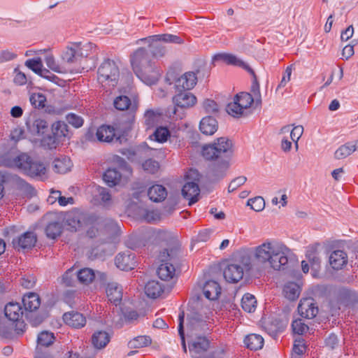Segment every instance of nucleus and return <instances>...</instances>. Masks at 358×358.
I'll use <instances>...</instances> for the list:
<instances>
[{
	"label": "nucleus",
	"mask_w": 358,
	"mask_h": 358,
	"mask_svg": "<svg viewBox=\"0 0 358 358\" xmlns=\"http://www.w3.org/2000/svg\"><path fill=\"white\" fill-rule=\"evenodd\" d=\"M292 327L294 333L302 335L308 330V327L304 324L301 319L292 322Z\"/></svg>",
	"instance_id": "nucleus-56"
},
{
	"label": "nucleus",
	"mask_w": 358,
	"mask_h": 358,
	"mask_svg": "<svg viewBox=\"0 0 358 358\" xmlns=\"http://www.w3.org/2000/svg\"><path fill=\"white\" fill-rule=\"evenodd\" d=\"M187 181L182 189V194L189 200V205H192L199 200L200 189L198 181L199 173L195 169H190L186 175Z\"/></svg>",
	"instance_id": "nucleus-9"
},
{
	"label": "nucleus",
	"mask_w": 358,
	"mask_h": 358,
	"mask_svg": "<svg viewBox=\"0 0 358 358\" xmlns=\"http://www.w3.org/2000/svg\"><path fill=\"white\" fill-rule=\"evenodd\" d=\"M217 128V121L212 116L203 117L200 122L199 129L206 135H213Z\"/></svg>",
	"instance_id": "nucleus-26"
},
{
	"label": "nucleus",
	"mask_w": 358,
	"mask_h": 358,
	"mask_svg": "<svg viewBox=\"0 0 358 358\" xmlns=\"http://www.w3.org/2000/svg\"><path fill=\"white\" fill-rule=\"evenodd\" d=\"M145 294L152 299H156L164 292L163 286L156 280H151L145 285Z\"/></svg>",
	"instance_id": "nucleus-33"
},
{
	"label": "nucleus",
	"mask_w": 358,
	"mask_h": 358,
	"mask_svg": "<svg viewBox=\"0 0 358 358\" xmlns=\"http://www.w3.org/2000/svg\"><path fill=\"white\" fill-rule=\"evenodd\" d=\"M184 318H185V314L184 312H182L180 313L178 317L179 320V324H178V334L181 338V343L182 346V350L184 352H187V347L185 343V332H184V327H183V322H184Z\"/></svg>",
	"instance_id": "nucleus-58"
},
{
	"label": "nucleus",
	"mask_w": 358,
	"mask_h": 358,
	"mask_svg": "<svg viewBox=\"0 0 358 358\" xmlns=\"http://www.w3.org/2000/svg\"><path fill=\"white\" fill-rule=\"evenodd\" d=\"M66 224L71 230L77 231L81 227L80 215L76 213H68L65 217Z\"/></svg>",
	"instance_id": "nucleus-49"
},
{
	"label": "nucleus",
	"mask_w": 358,
	"mask_h": 358,
	"mask_svg": "<svg viewBox=\"0 0 358 358\" xmlns=\"http://www.w3.org/2000/svg\"><path fill=\"white\" fill-rule=\"evenodd\" d=\"M52 133L53 136L48 137V144L51 147H55V144L61 141V138L69 136V127L64 122H56L52 125Z\"/></svg>",
	"instance_id": "nucleus-16"
},
{
	"label": "nucleus",
	"mask_w": 358,
	"mask_h": 358,
	"mask_svg": "<svg viewBox=\"0 0 358 358\" xmlns=\"http://www.w3.org/2000/svg\"><path fill=\"white\" fill-rule=\"evenodd\" d=\"M78 45V55L80 57H87L93 49L96 48V45L92 43H75Z\"/></svg>",
	"instance_id": "nucleus-54"
},
{
	"label": "nucleus",
	"mask_w": 358,
	"mask_h": 358,
	"mask_svg": "<svg viewBox=\"0 0 358 358\" xmlns=\"http://www.w3.org/2000/svg\"><path fill=\"white\" fill-rule=\"evenodd\" d=\"M73 268L68 269L62 275V282L67 287L73 286V278L76 276V273H73Z\"/></svg>",
	"instance_id": "nucleus-62"
},
{
	"label": "nucleus",
	"mask_w": 358,
	"mask_h": 358,
	"mask_svg": "<svg viewBox=\"0 0 358 358\" xmlns=\"http://www.w3.org/2000/svg\"><path fill=\"white\" fill-rule=\"evenodd\" d=\"M70 160L67 158L56 159L53 162V169L56 173H65L70 170Z\"/></svg>",
	"instance_id": "nucleus-48"
},
{
	"label": "nucleus",
	"mask_w": 358,
	"mask_h": 358,
	"mask_svg": "<svg viewBox=\"0 0 358 358\" xmlns=\"http://www.w3.org/2000/svg\"><path fill=\"white\" fill-rule=\"evenodd\" d=\"M78 48L79 46L76 45V43H72L70 46L66 47L62 55V59L67 63L76 62L80 58Z\"/></svg>",
	"instance_id": "nucleus-37"
},
{
	"label": "nucleus",
	"mask_w": 358,
	"mask_h": 358,
	"mask_svg": "<svg viewBox=\"0 0 358 358\" xmlns=\"http://www.w3.org/2000/svg\"><path fill=\"white\" fill-rule=\"evenodd\" d=\"M6 316L12 321H18L23 315L22 307L18 303L10 302L4 308Z\"/></svg>",
	"instance_id": "nucleus-28"
},
{
	"label": "nucleus",
	"mask_w": 358,
	"mask_h": 358,
	"mask_svg": "<svg viewBox=\"0 0 358 358\" xmlns=\"http://www.w3.org/2000/svg\"><path fill=\"white\" fill-rule=\"evenodd\" d=\"M62 231V225L59 222H52L45 228L46 236L52 239L60 236Z\"/></svg>",
	"instance_id": "nucleus-44"
},
{
	"label": "nucleus",
	"mask_w": 358,
	"mask_h": 358,
	"mask_svg": "<svg viewBox=\"0 0 358 358\" xmlns=\"http://www.w3.org/2000/svg\"><path fill=\"white\" fill-rule=\"evenodd\" d=\"M298 311L301 317L312 319L317 315L319 310L313 298H305L300 301Z\"/></svg>",
	"instance_id": "nucleus-14"
},
{
	"label": "nucleus",
	"mask_w": 358,
	"mask_h": 358,
	"mask_svg": "<svg viewBox=\"0 0 358 358\" xmlns=\"http://www.w3.org/2000/svg\"><path fill=\"white\" fill-rule=\"evenodd\" d=\"M98 80L103 87H114L119 80L120 71L115 62L106 59L98 69Z\"/></svg>",
	"instance_id": "nucleus-6"
},
{
	"label": "nucleus",
	"mask_w": 358,
	"mask_h": 358,
	"mask_svg": "<svg viewBox=\"0 0 358 358\" xmlns=\"http://www.w3.org/2000/svg\"><path fill=\"white\" fill-rule=\"evenodd\" d=\"M280 243L274 241H267L255 248L254 257L259 263L272 262L275 252H277V248Z\"/></svg>",
	"instance_id": "nucleus-11"
},
{
	"label": "nucleus",
	"mask_w": 358,
	"mask_h": 358,
	"mask_svg": "<svg viewBox=\"0 0 358 358\" xmlns=\"http://www.w3.org/2000/svg\"><path fill=\"white\" fill-rule=\"evenodd\" d=\"M251 268L250 258L248 255H241L238 259L228 264L224 268L223 275L229 282L235 283L241 280L244 272Z\"/></svg>",
	"instance_id": "nucleus-4"
},
{
	"label": "nucleus",
	"mask_w": 358,
	"mask_h": 358,
	"mask_svg": "<svg viewBox=\"0 0 358 358\" xmlns=\"http://www.w3.org/2000/svg\"><path fill=\"white\" fill-rule=\"evenodd\" d=\"M55 339L52 333L48 331L41 332L38 336V350H41V347H48L53 343Z\"/></svg>",
	"instance_id": "nucleus-47"
},
{
	"label": "nucleus",
	"mask_w": 358,
	"mask_h": 358,
	"mask_svg": "<svg viewBox=\"0 0 358 358\" xmlns=\"http://www.w3.org/2000/svg\"><path fill=\"white\" fill-rule=\"evenodd\" d=\"M203 293L209 300H215L221 294V287L215 280H208L203 285Z\"/></svg>",
	"instance_id": "nucleus-23"
},
{
	"label": "nucleus",
	"mask_w": 358,
	"mask_h": 358,
	"mask_svg": "<svg viewBox=\"0 0 358 358\" xmlns=\"http://www.w3.org/2000/svg\"><path fill=\"white\" fill-rule=\"evenodd\" d=\"M300 292V287L295 282H288L283 288L284 296L290 301L298 299Z\"/></svg>",
	"instance_id": "nucleus-38"
},
{
	"label": "nucleus",
	"mask_w": 358,
	"mask_h": 358,
	"mask_svg": "<svg viewBox=\"0 0 358 358\" xmlns=\"http://www.w3.org/2000/svg\"><path fill=\"white\" fill-rule=\"evenodd\" d=\"M253 103L254 99L250 93L241 92L235 96L233 102L227 105V112L234 117L245 116L248 114L246 110Z\"/></svg>",
	"instance_id": "nucleus-7"
},
{
	"label": "nucleus",
	"mask_w": 358,
	"mask_h": 358,
	"mask_svg": "<svg viewBox=\"0 0 358 358\" xmlns=\"http://www.w3.org/2000/svg\"><path fill=\"white\" fill-rule=\"evenodd\" d=\"M233 153L232 141L227 137L218 138L213 143L202 148V155L206 160L217 162L212 169L213 176L217 179L225 175Z\"/></svg>",
	"instance_id": "nucleus-1"
},
{
	"label": "nucleus",
	"mask_w": 358,
	"mask_h": 358,
	"mask_svg": "<svg viewBox=\"0 0 358 358\" xmlns=\"http://www.w3.org/2000/svg\"><path fill=\"white\" fill-rule=\"evenodd\" d=\"M45 63L51 70L57 73H64L62 68L59 66L55 62V58L52 56H48L45 57Z\"/></svg>",
	"instance_id": "nucleus-64"
},
{
	"label": "nucleus",
	"mask_w": 358,
	"mask_h": 358,
	"mask_svg": "<svg viewBox=\"0 0 358 358\" xmlns=\"http://www.w3.org/2000/svg\"><path fill=\"white\" fill-rule=\"evenodd\" d=\"M257 301L255 296L250 294H245L241 300V306L243 309L248 312L252 313L255 310Z\"/></svg>",
	"instance_id": "nucleus-46"
},
{
	"label": "nucleus",
	"mask_w": 358,
	"mask_h": 358,
	"mask_svg": "<svg viewBox=\"0 0 358 358\" xmlns=\"http://www.w3.org/2000/svg\"><path fill=\"white\" fill-rule=\"evenodd\" d=\"M37 241V237L34 232L27 231L21 236L15 238L12 241L14 248L17 250H26L32 248Z\"/></svg>",
	"instance_id": "nucleus-15"
},
{
	"label": "nucleus",
	"mask_w": 358,
	"mask_h": 358,
	"mask_svg": "<svg viewBox=\"0 0 358 358\" xmlns=\"http://www.w3.org/2000/svg\"><path fill=\"white\" fill-rule=\"evenodd\" d=\"M113 105L115 108L118 110H125L131 108V110H136L137 104L136 102L133 103L131 101V99L124 95H120L117 96L113 101Z\"/></svg>",
	"instance_id": "nucleus-34"
},
{
	"label": "nucleus",
	"mask_w": 358,
	"mask_h": 358,
	"mask_svg": "<svg viewBox=\"0 0 358 358\" xmlns=\"http://www.w3.org/2000/svg\"><path fill=\"white\" fill-rule=\"evenodd\" d=\"M214 59H220L227 64L241 66L249 72L252 69L247 64L238 59L237 57L230 54H219L214 57Z\"/></svg>",
	"instance_id": "nucleus-31"
},
{
	"label": "nucleus",
	"mask_w": 358,
	"mask_h": 358,
	"mask_svg": "<svg viewBox=\"0 0 358 358\" xmlns=\"http://www.w3.org/2000/svg\"><path fill=\"white\" fill-rule=\"evenodd\" d=\"M151 343V339L149 336H138L130 341L129 345L131 348H141L147 346Z\"/></svg>",
	"instance_id": "nucleus-51"
},
{
	"label": "nucleus",
	"mask_w": 358,
	"mask_h": 358,
	"mask_svg": "<svg viewBox=\"0 0 358 358\" xmlns=\"http://www.w3.org/2000/svg\"><path fill=\"white\" fill-rule=\"evenodd\" d=\"M289 252L290 250L288 248L282 243H279L277 248V252H275V255L272 258L273 260L270 266L277 271L285 269L288 263V255Z\"/></svg>",
	"instance_id": "nucleus-13"
},
{
	"label": "nucleus",
	"mask_w": 358,
	"mask_h": 358,
	"mask_svg": "<svg viewBox=\"0 0 358 358\" xmlns=\"http://www.w3.org/2000/svg\"><path fill=\"white\" fill-rule=\"evenodd\" d=\"M355 151L354 144L347 143L340 146L334 153V157L336 159H343L350 156Z\"/></svg>",
	"instance_id": "nucleus-41"
},
{
	"label": "nucleus",
	"mask_w": 358,
	"mask_h": 358,
	"mask_svg": "<svg viewBox=\"0 0 358 358\" xmlns=\"http://www.w3.org/2000/svg\"><path fill=\"white\" fill-rule=\"evenodd\" d=\"M249 73H250L253 77V81L250 90L252 93L251 95H252L255 104L257 106H259L262 105V102L259 84L255 71L252 69H249Z\"/></svg>",
	"instance_id": "nucleus-35"
},
{
	"label": "nucleus",
	"mask_w": 358,
	"mask_h": 358,
	"mask_svg": "<svg viewBox=\"0 0 358 358\" xmlns=\"http://www.w3.org/2000/svg\"><path fill=\"white\" fill-rule=\"evenodd\" d=\"M135 254L130 250L119 253L115 257L117 267L123 271L131 270L136 266Z\"/></svg>",
	"instance_id": "nucleus-17"
},
{
	"label": "nucleus",
	"mask_w": 358,
	"mask_h": 358,
	"mask_svg": "<svg viewBox=\"0 0 358 358\" xmlns=\"http://www.w3.org/2000/svg\"><path fill=\"white\" fill-rule=\"evenodd\" d=\"M189 349L193 354L194 358H213V356H204L203 354L208 350L210 342L205 336H194Z\"/></svg>",
	"instance_id": "nucleus-12"
},
{
	"label": "nucleus",
	"mask_w": 358,
	"mask_h": 358,
	"mask_svg": "<svg viewBox=\"0 0 358 358\" xmlns=\"http://www.w3.org/2000/svg\"><path fill=\"white\" fill-rule=\"evenodd\" d=\"M66 121L75 128H80L83 125L84 120L81 116L75 113H69L66 115Z\"/></svg>",
	"instance_id": "nucleus-57"
},
{
	"label": "nucleus",
	"mask_w": 358,
	"mask_h": 358,
	"mask_svg": "<svg viewBox=\"0 0 358 358\" xmlns=\"http://www.w3.org/2000/svg\"><path fill=\"white\" fill-rule=\"evenodd\" d=\"M244 343L248 348L252 350H257L263 347L264 338L260 335L252 334L245 337Z\"/></svg>",
	"instance_id": "nucleus-36"
},
{
	"label": "nucleus",
	"mask_w": 358,
	"mask_h": 358,
	"mask_svg": "<svg viewBox=\"0 0 358 358\" xmlns=\"http://www.w3.org/2000/svg\"><path fill=\"white\" fill-rule=\"evenodd\" d=\"M122 137L117 136L115 129L109 125L103 124L96 129H90L85 134V139L87 141H96L110 143L113 141L122 143Z\"/></svg>",
	"instance_id": "nucleus-8"
},
{
	"label": "nucleus",
	"mask_w": 358,
	"mask_h": 358,
	"mask_svg": "<svg viewBox=\"0 0 358 358\" xmlns=\"http://www.w3.org/2000/svg\"><path fill=\"white\" fill-rule=\"evenodd\" d=\"M106 292L110 301L117 304L122 300V289L117 282L108 283Z\"/></svg>",
	"instance_id": "nucleus-27"
},
{
	"label": "nucleus",
	"mask_w": 358,
	"mask_h": 358,
	"mask_svg": "<svg viewBox=\"0 0 358 358\" xmlns=\"http://www.w3.org/2000/svg\"><path fill=\"white\" fill-rule=\"evenodd\" d=\"M22 303L26 311L32 313L36 311L41 305V299L36 293L29 292L22 298Z\"/></svg>",
	"instance_id": "nucleus-25"
},
{
	"label": "nucleus",
	"mask_w": 358,
	"mask_h": 358,
	"mask_svg": "<svg viewBox=\"0 0 358 358\" xmlns=\"http://www.w3.org/2000/svg\"><path fill=\"white\" fill-rule=\"evenodd\" d=\"M103 179L110 187L117 185L121 179V174L115 169H108L103 176Z\"/></svg>",
	"instance_id": "nucleus-39"
},
{
	"label": "nucleus",
	"mask_w": 358,
	"mask_h": 358,
	"mask_svg": "<svg viewBox=\"0 0 358 358\" xmlns=\"http://www.w3.org/2000/svg\"><path fill=\"white\" fill-rule=\"evenodd\" d=\"M151 149L147 145H141L135 148L124 149L122 153L126 155L131 161H138L141 159L149 156Z\"/></svg>",
	"instance_id": "nucleus-20"
},
{
	"label": "nucleus",
	"mask_w": 358,
	"mask_h": 358,
	"mask_svg": "<svg viewBox=\"0 0 358 358\" xmlns=\"http://www.w3.org/2000/svg\"><path fill=\"white\" fill-rule=\"evenodd\" d=\"M25 65L37 74L41 71L43 64L41 58L31 59L26 61Z\"/></svg>",
	"instance_id": "nucleus-60"
},
{
	"label": "nucleus",
	"mask_w": 358,
	"mask_h": 358,
	"mask_svg": "<svg viewBox=\"0 0 358 358\" xmlns=\"http://www.w3.org/2000/svg\"><path fill=\"white\" fill-rule=\"evenodd\" d=\"M206 326L207 324L203 320L195 317L189 318L187 324L188 336L192 338L194 336H199V333L202 331Z\"/></svg>",
	"instance_id": "nucleus-30"
},
{
	"label": "nucleus",
	"mask_w": 358,
	"mask_h": 358,
	"mask_svg": "<svg viewBox=\"0 0 358 358\" xmlns=\"http://www.w3.org/2000/svg\"><path fill=\"white\" fill-rule=\"evenodd\" d=\"M305 348V345L303 343L302 341H296L293 347V353L292 355V358H300V356L303 354Z\"/></svg>",
	"instance_id": "nucleus-63"
},
{
	"label": "nucleus",
	"mask_w": 358,
	"mask_h": 358,
	"mask_svg": "<svg viewBox=\"0 0 358 358\" xmlns=\"http://www.w3.org/2000/svg\"><path fill=\"white\" fill-rule=\"evenodd\" d=\"M203 106L207 113L217 114L219 112V106L213 100H205Z\"/></svg>",
	"instance_id": "nucleus-59"
},
{
	"label": "nucleus",
	"mask_w": 358,
	"mask_h": 358,
	"mask_svg": "<svg viewBox=\"0 0 358 358\" xmlns=\"http://www.w3.org/2000/svg\"><path fill=\"white\" fill-rule=\"evenodd\" d=\"M170 136L169 130L164 127H159L156 129L154 134L151 136V138H154V140L159 142L164 143L168 140V138Z\"/></svg>",
	"instance_id": "nucleus-50"
},
{
	"label": "nucleus",
	"mask_w": 358,
	"mask_h": 358,
	"mask_svg": "<svg viewBox=\"0 0 358 358\" xmlns=\"http://www.w3.org/2000/svg\"><path fill=\"white\" fill-rule=\"evenodd\" d=\"M27 126L29 131L34 136H42L48 130V123L42 118H37L32 122L28 121Z\"/></svg>",
	"instance_id": "nucleus-22"
},
{
	"label": "nucleus",
	"mask_w": 358,
	"mask_h": 358,
	"mask_svg": "<svg viewBox=\"0 0 358 358\" xmlns=\"http://www.w3.org/2000/svg\"><path fill=\"white\" fill-rule=\"evenodd\" d=\"M196 81L195 73L187 72L176 80V87L178 91H188L195 86Z\"/></svg>",
	"instance_id": "nucleus-19"
},
{
	"label": "nucleus",
	"mask_w": 358,
	"mask_h": 358,
	"mask_svg": "<svg viewBox=\"0 0 358 358\" xmlns=\"http://www.w3.org/2000/svg\"><path fill=\"white\" fill-rule=\"evenodd\" d=\"M148 195L150 200L154 202L164 201L167 196L166 189L161 185H155L149 188Z\"/></svg>",
	"instance_id": "nucleus-29"
},
{
	"label": "nucleus",
	"mask_w": 358,
	"mask_h": 358,
	"mask_svg": "<svg viewBox=\"0 0 358 358\" xmlns=\"http://www.w3.org/2000/svg\"><path fill=\"white\" fill-rule=\"evenodd\" d=\"M338 298L341 303L348 305L356 299V294L352 290L342 287L338 292Z\"/></svg>",
	"instance_id": "nucleus-43"
},
{
	"label": "nucleus",
	"mask_w": 358,
	"mask_h": 358,
	"mask_svg": "<svg viewBox=\"0 0 358 358\" xmlns=\"http://www.w3.org/2000/svg\"><path fill=\"white\" fill-rule=\"evenodd\" d=\"M329 263L332 268L341 269L348 263L347 254L343 250H335L329 257Z\"/></svg>",
	"instance_id": "nucleus-24"
},
{
	"label": "nucleus",
	"mask_w": 358,
	"mask_h": 358,
	"mask_svg": "<svg viewBox=\"0 0 358 358\" xmlns=\"http://www.w3.org/2000/svg\"><path fill=\"white\" fill-rule=\"evenodd\" d=\"M142 168L148 173L155 174L159 169V164L158 162L150 159L142 164Z\"/></svg>",
	"instance_id": "nucleus-55"
},
{
	"label": "nucleus",
	"mask_w": 358,
	"mask_h": 358,
	"mask_svg": "<svg viewBox=\"0 0 358 358\" xmlns=\"http://www.w3.org/2000/svg\"><path fill=\"white\" fill-rule=\"evenodd\" d=\"M78 280L83 284H89L93 281L95 278L94 272L92 269L85 268L76 272Z\"/></svg>",
	"instance_id": "nucleus-42"
},
{
	"label": "nucleus",
	"mask_w": 358,
	"mask_h": 358,
	"mask_svg": "<svg viewBox=\"0 0 358 358\" xmlns=\"http://www.w3.org/2000/svg\"><path fill=\"white\" fill-rule=\"evenodd\" d=\"M178 247L164 249L160 252L159 259L162 264L158 267L157 273L161 280H169L173 278L176 272L173 264L178 260Z\"/></svg>",
	"instance_id": "nucleus-3"
},
{
	"label": "nucleus",
	"mask_w": 358,
	"mask_h": 358,
	"mask_svg": "<svg viewBox=\"0 0 358 358\" xmlns=\"http://www.w3.org/2000/svg\"><path fill=\"white\" fill-rule=\"evenodd\" d=\"M29 101L31 104L36 108H42L45 106L46 97L41 93H34L30 96Z\"/></svg>",
	"instance_id": "nucleus-52"
},
{
	"label": "nucleus",
	"mask_w": 358,
	"mask_h": 358,
	"mask_svg": "<svg viewBox=\"0 0 358 358\" xmlns=\"http://www.w3.org/2000/svg\"><path fill=\"white\" fill-rule=\"evenodd\" d=\"M248 206L255 211L259 212L264 208L265 201L262 196H256L248 201Z\"/></svg>",
	"instance_id": "nucleus-53"
},
{
	"label": "nucleus",
	"mask_w": 358,
	"mask_h": 358,
	"mask_svg": "<svg viewBox=\"0 0 358 358\" xmlns=\"http://www.w3.org/2000/svg\"><path fill=\"white\" fill-rule=\"evenodd\" d=\"M110 341V336L105 331H95L92 336V343L95 348L101 349Z\"/></svg>",
	"instance_id": "nucleus-32"
},
{
	"label": "nucleus",
	"mask_w": 358,
	"mask_h": 358,
	"mask_svg": "<svg viewBox=\"0 0 358 358\" xmlns=\"http://www.w3.org/2000/svg\"><path fill=\"white\" fill-rule=\"evenodd\" d=\"M131 63L136 75L146 85L155 84L159 77L160 71L152 62L144 48L137 49L131 57Z\"/></svg>",
	"instance_id": "nucleus-2"
},
{
	"label": "nucleus",
	"mask_w": 358,
	"mask_h": 358,
	"mask_svg": "<svg viewBox=\"0 0 358 358\" xmlns=\"http://www.w3.org/2000/svg\"><path fill=\"white\" fill-rule=\"evenodd\" d=\"M150 39L152 40V43L150 44L149 47L150 48V52L154 57H162L164 56L166 53L165 47L158 43V41L176 44H182L184 42L180 36L169 34L155 35L151 36Z\"/></svg>",
	"instance_id": "nucleus-10"
},
{
	"label": "nucleus",
	"mask_w": 358,
	"mask_h": 358,
	"mask_svg": "<svg viewBox=\"0 0 358 358\" xmlns=\"http://www.w3.org/2000/svg\"><path fill=\"white\" fill-rule=\"evenodd\" d=\"M317 245H311L306 252V257L313 269L317 270L320 266V259L317 255Z\"/></svg>",
	"instance_id": "nucleus-40"
},
{
	"label": "nucleus",
	"mask_w": 358,
	"mask_h": 358,
	"mask_svg": "<svg viewBox=\"0 0 358 358\" xmlns=\"http://www.w3.org/2000/svg\"><path fill=\"white\" fill-rule=\"evenodd\" d=\"M13 162L17 168L31 177H41L45 174L46 168L43 163L34 160L30 156L25 153H22L16 157Z\"/></svg>",
	"instance_id": "nucleus-5"
},
{
	"label": "nucleus",
	"mask_w": 358,
	"mask_h": 358,
	"mask_svg": "<svg viewBox=\"0 0 358 358\" xmlns=\"http://www.w3.org/2000/svg\"><path fill=\"white\" fill-rule=\"evenodd\" d=\"M63 320L69 326L77 329L84 327L86 323V319L83 315L75 311L64 313Z\"/></svg>",
	"instance_id": "nucleus-21"
},
{
	"label": "nucleus",
	"mask_w": 358,
	"mask_h": 358,
	"mask_svg": "<svg viewBox=\"0 0 358 358\" xmlns=\"http://www.w3.org/2000/svg\"><path fill=\"white\" fill-rule=\"evenodd\" d=\"M173 97L175 104L180 108H189L194 106L196 102V96L187 90L179 91Z\"/></svg>",
	"instance_id": "nucleus-18"
},
{
	"label": "nucleus",
	"mask_w": 358,
	"mask_h": 358,
	"mask_svg": "<svg viewBox=\"0 0 358 358\" xmlns=\"http://www.w3.org/2000/svg\"><path fill=\"white\" fill-rule=\"evenodd\" d=\"M247 181L245 176H238L234 178L229 185L228 190L229 192H232L236 190L238 187H241Z\"/></svg>",
	"instance_id": "nucleus-61"
},
{
	"label": "nucleus",
	"mask_w": 358,
	"mask_h": 358,
	"mask_svg": "<svg viewBox=\"0 0 358 358\" xmlns=\"http://www.w3.org/2000/svg\"><path fill=\"white\" fill-rule=\"evenodd\" d=\"M162 113L157 110H148L145 113L144 119L145 124L148 128L153 127L159 120Z\"/></svg>",
	"instance_id": "nucleus-45"
}]
</instances>
